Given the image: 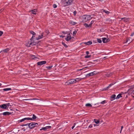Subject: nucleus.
I'll use <instances>...</instances> for the list:
<instances>
[{
	"label": "nucleus",
	"instance_id": "8",
	"mask_svg": "<svg viewBox=\"0 0 134 134\" xmlns=\"http://www.w3.org/2000/svg\"><path fill=\"white\" fill-rule=\"evenodd\" d=\"M38 42H30V44L29 45H27V46H31V45H32V46H34L36 45L37 44H38Z\"/></svg>",
	"mask_w": 134,
	"mask_h": 134
},
{
	"label": "nucleus",
	"instance_id": "18",
	"mask_svg": "<svg viewBox=\"0 0 134 134\" xmlns=\"http://www.w3.org/2000/svg\"><path fill=\"white\" fill-rule=\"evenodd\" d=\"M69 23L70 24H71L72 25H75L77 24V23H76L75 22H74V21H71V20L69 21Z\"/></svg>",
	"mask_w": 134,
	"mask_h": 134
},
{
	"label": "nucleus",
	"instance_id": "57",
	"mask_svg": "<svg viewBox=\"0 0 134 134\" xmlns=\"http://www.w3.org/2000/svg\"><path fill=\"white\" fill-rule=\"evenodd\" d=\"M86 53L87 55H88L89 53V52L88 51H87L86 52Z\"/></svg>",
	"mask_w": 134,
	"mask_h": 134
},
{
	"label": "nucleus",
	"instance_id": "62",
	"mask_svg": "<svg viewBox=\"0 0 134 134\" xmlns=\"http://www.w3.org/2000/svg\"><path fill=\"white\" fill-rule=\"evenodd\" d=\"M62 44L63 45H64V44H65V43H64V42H62Z\"/></svg>",
	"mask_w": 134,
	"mask_h": 134
},
{
	"label": "nucleus",
	"instance_id": "4",
	"mask_svg": "<svg viewBox=\"0 0 134 134\" xmlns=\"http://www.w3.org/2000/svg\"><path fill=\"white\" fill-rule=\"evenodd\" d=\"M98 72H96V71H94L93 72L86 74V77H88L91 76H93L94 75L98 74Z\"/></svg>",
	"mask_w": 134,
	"mask_h": 134
},
{
	"label": "nucleus",
	"instance_id": "30",
	"mask_svg": "<svg viewBox=\"0 0 134 134\" xmlns=\"http://www.w3.org/2000/svg\"><path fill=\"white\" fill-rule=\"evenodd\" d=\"M53 67V66H46V68H47L48 69V70H50Z\"/></svg>",
	"mask_w": 134,
	"mask_h": 134
},
{
	"label": "nucleus",
	"instance_id": "23",
	"mask_svg": "<svg viewBox=\"0 0 134 134\" xmlns=\"http://www.w3.org/2000/svg\"><path fill=\"white\" fill-rule=\"evenodd\" d=\"M36 118H37L36 116L34 114H33V117H32V118H31L32 120H35Z\"/></svg>",
	"mask_w": 134,
	"mask_h": 134
},
{
	"label": "nucleus",
	"instance_id": "28",
	"mask_svg": "<svg viewBox=\"0 0 134 134\" xmlns=\"http://www.w3.org/2000/svg\"><path fill=\"white\" fill-rule=\"evenodd\" d=\"M97 41L99 43H101L102 42V41L101 39L100 38H97Z\"/></svg>",
	"mask_w": 134,
	"mask_h": 134
},
{
	"label": "nucleus",
	"instance_id": "22",
	"mask_svg": "<svg viewBox=\"0 0 134 134\" xmlns=\"http://www.w3.org/2000/svg\"><path fill=\"white\" fill-rule=\"evenodd\" d=\"M38 100V99L37 98H33L30 99H24V100Z\"/></svg>",
	"mask_w": 134,
	"mask_h": 134
},
{
	"label": "nucleus",
	"instance_id": "11",
	"mask_svg": "<svg viewBox=\"0 0 134 134\" xmlns=\"http://www.w3.org/2000/svg\"><path fill=\"white\" fill-rule=\"evenodd\" d=\"M87 16L86 15H84L82 16L83 18L85 20V21H87L88 19H92V18L91 17L90 18L88 19V18H87Z\"/></svg>",
	"mask_w": 134,
	"mask_h": 134
},
{
	"label": "nucleus",
	"instance_id": "58",
	"mask_svg": "<svg viewBox=\"0 0 134 134\" xmlns=\"http://www.w3.org/2000/svg\"><path fill=\"white\" fill-rule=\"evenodd\" d=\"M60 37H62V38H63L64 37H65V36H64L61 35V36H60Z\"/></svg>",
	"mask_w": 134,
	"mask_h": 134
},
{
	"label": "nucleus",
	"instance_id": "50",
	"mask_svg": "<svg viewBox=\"0 0 134 134\" xmlns=\"http://www.w3.org/2000/svg\"><path fill=\"white\" fill-rule=\"evenodd\" d=\"M94 23V21H92L90 23V25H92Z\"/></svg>",
	"mask_w": 134,
	"mask_h": 134
},
{
	"label": "nucleus",
	"instance_id": "7",
	"mask_svg": "<svg viewBox=\"0 0 134 134\" xmlns=\"http://www.w3.org/2000/svg\"><path fill=\"white\" fill-rule=\"evenodd\" d=\"M46 61H43L38 62L37 64V65H41L46 64Z\"/></svg>",
	"mask_w": 134,
	"mask_h": 134
},
{
	"label": "nucleus",
	"instance_id": "12",
	"mask_svg": "<svg viewBox=\"0 0 134 134\" xmlns=\"http://www.w3.org/2000/svg\"><path fill=\"white\" fill-rule=\"evenodd\" d=\"M43 34L44 33H42L41 34V35H39L38 36V37H36V40H39L40 39H41L43 37H44L43 36Z\"/></svg>",
	"mask_w": 134,
	"mask_h": 134
},
{
	"label": "nucleus",
	"instance_id": "20",
	"mask_svg": "<svg viewBox=\"0 0 134 134\" xmlns=\"http://www.w3.org/2000/svg\"><path fill=\"white\" fill-rule=\"evenodd\" d=\"M122 97V96H121V94H119L117 95L116 97L115 98V99H118Z\"/></svg>",
	"mask_w": 134,
	"mask_h": 134
},
{
	"label": "nucleus",
	"instance_id": "39",
	"mask_svg": "<svg viewBox=\"0 0 134 134\" xmlns=\"http://www.w3.org/2000/svg\"><path fill=\"white\" fill-rule=\"evenodd\" d=\"M77 31H75L73 32V35L74 36H75V35L77 33Z\"/></svg>",
	"mask_w": 134,
	"mask_h": 134
},
{
	"label": "nucleus",
	"instance_id": "1",
	"mask_svg": "<svg viewBox=\"0 0 134 134\" xmlns=\"http://www.w3.org/2000/svg\"><path fill=\"white\" fill-rule=\"evenodd\" d=\"M81 79H82L80 78H76V79H71L66 82L65 84L66 85H69L73 84L79 81H80Z\"/></svg>",
	"mask_w": 134,
	"mask_h": 134
},
{
	"label": "nucleus",
	"instance_id": "5",
	"mask_svg": "<svg viewBox=\"0 0 134 134\" xmlns=\"http://www.w3.org/2000/svg\"><path fill=\"white\" fill-rule=\"evenodd\" d=\"M14 112L12 111V112H10L8 111L5 112L3 113L2 114L1 113L0 114V115H1L2 114H3L4 115H12L13 114Z\"/></svg>",
	"mask_w": 134,
	"mask_h": 134
},
{
	"label": "nucleus",
	"instance_id": "40",
	"mask_svg": "<svg viewBox=\"0 0 134 134\" xmlns=\"http://www.w3.org/2000/svg\"><path fill=\"white\" fill-rule=\"evenodd\" d=\"M46 127V128L47 129H50L51 127L50 126H47Z\"/></svg>",
	"mask_w": 134,
	"mask_h": 134
},
{
	"label": "nucleus",
	"instance_id": "16",
	"mask_svg": "<svg viewBox=\"0 0 134 134\" xmlns=\"http://www.w3.org/2000/svg\"><path fill=\"white\" fill-rule=\"evenodd\" d=\"M9 50V48H7L6 49H4L3 50H2L1 51V52H4L5 53H7Z\"/></svg>",
	"mask_w": 134,
	"mask_h": 134
},
{
	"label": "nucleus",
	"instance_id": "41",
	"mask_svg": "<svg viewBox=\"0 0 134 134\" xmlns=\"http://www.w3.org/2000/svg\"><path fill=\"white\" fill-rule=\"evenodd\" d=\"M110 40L109 39V38L107 39V38H106V43L109 41H110Z\"/></svg>",
	"mask_w": 134,
	"mask_h": 134
},
{
	"label": "nucleus",
	"instance_id": "48",
	"mask_svg": "<svg viewBox=\"0 0 134 134\" xmlns=\"http://www.w3.org/2000/svg\"><path fill=\"white\" fill-rule=\"evenodd\" d=\"M7 107V106L9 107L10 105V103H8L7 104H5Z\"/></svg>",
	"mask_w": 134,
	"mask_h": 134
},
{
	"label": "nucleus",
	"instance_id": "47",
	"mask_svg": "<svg viewBox=\"0 0 134 134\" xmlns=\"http://www.w3.org/2000/svg\"><path fill=\"white\" fill-rule=\"evenodd\" d=\"M131 89H132V88H130V89H129V90H128V91H127V92H125V93H125V94H126V93H127L128 92V91H129V90H131Z\"/></svg>",
	"mask_w": 134,
	"mask_h": 134
},
{
	"label": "nucleus",
	"instance_id": "19",
	"mask_svg": "<svg viewBox=\"0 0 134 134\" xmlns=\"http://www.w3.org/2000/svg\"><path fill=\"white\" fill-rule=\"evenodd\" d=\"M121 19L122 20H123V21L124 22H126L128 21L129 18H121Z\"/></svg>",
	"mask_w": 134,
	"mask_h": 134
},
{
	"label": "nucleus",
	"instance_id": "31",
	"mask_svg": "<svg viewBox=\"0 0 134 134\" xmlns=\"http://www.w3.org/2000/svg\"><path fill=\"white\" fill-rule=\"evenodd\" d=\"M25 121L24 118L23 119H21L20 120H19L18 121V122L19 123L23 121Z\"/></svg>",
	"mask_w": 134,
	"mask_h": 134
},
{
	"label": "nucleus",
	"instance_id": "33",
	"mask_svg": "<svg viewBox=\"0 0 134 134\" xmlns=\"http://www.w3.org/2000/svg\"><path fill=\"white\" fill-rule=\"evenodd\" d=\"M24 118V119H25V120H32V119H31V118Z\"/></svg>",
	"mask_w": 134,
	"mask_h": 134
},
{
	"label": "nucleus",
	"instance_id": "27",
	"mask_svg": "<svg viewBox=\"0 0 134 134\" xmlns=\"http://www.w3.org/2000/svg\"><path fill=\"white\" fill-rule=\"evenodd\" d=\"M94 121L95 122V123L97 124H98L99 122V120H97L96 119H94Z\"/></svg>",
	"mask_w": 134,
	"mask_h": 134
},
{
	"label": "nucleus",
	"instance_id": "46",
	"mask_svg": "<svg viewBox=\"0 0 134 134\" xmlns=\"http://www.w3.org/2000/svg\"><path fill=\"white\" fill-rule=\"evenodd\" d=\"M86 15L87 18H88V19L89 18L91 17V16L90 15Z\"/></svg>",
	"mask_w": 134,
	"mask_h": 134
},
{
	"label": "nucleus",
	"instance_id": "37",
	"mask_svg": "<svg viewBox=\"0 0 134 134\" xmlns=\"http://www.w3.org/2000/svg\"><path fill=\"white\" fill-rule=\"evenodd\" d=\"M84 25L86 27H89L88 25L85 23L84 24Z\"/></svg>",
	"mask_w": 134,
	"mask_h": 134
},
{
	"label": "nucleus",
	"instance_id": "59",
	"mask_svg": "<svg viewBox=\"0 0 134 134\" xmlns=\"http://www.w3.org/2000/svg\"><path fill=\"white\" fill-rule=\"evenodd\" d=\"M29 123H27V124H25V126H26L28 125V126H29Z\"/></svg>",
	"mask_w": 134,
	"mask_h": 134
},
{
	"label": "nucleus",
	"instance_id": "45",
	"mask_svg": "<svg viewBox=\"0 0 134 134\" xmlns=\"http://www.w3.org/2000/svg\"><path fill=\"white\" fill-rule=\"evenodd\" d=\"M76 11H74L73 12L74 15V16H75L76 15Z\"/></svg>",
	"mask_w": 134,
	"mask_h": 134
},
{
	"label": "nucleus",
	"instance_id": "10",
	"mask_svg": "<svg viewBox=\"0 0 134 134\" xmlns=\"http://www.w3.org/2000/svg\"><path fill=\"white\" fill-rule=\"evenodd\" d=\"M116 97V95L115 94H112L110 97V100L113 101L114 99Z\"/></svg>",
	"mask_w": 134,
	"mask_h": 134
},
{
	"label": "nucleus",
	"instance_id": "25",
	"mask_svg": "<svg viewBox=\"0 0 134 134\" xmlns=\"http://www.w3.org/2000/svg\"><path fill=\"white\" fill-rule=\"evenodd\" d=\"M87 107H92V105L90 103H87L85 105Z\"/></svg>",
	"mask_w": 134,
	"mask_h": 134
},
{
	"label": "nucleus",
	"instance_id": "9",
	"mask_svg": "<svg viewBox=\"0 0 134 134\" xmlns=\"http://www.w3.org/2000/svg\"><path fill=\"white\" fill-rule=\"evenodd\" d=\"M0 107L3 109H7L8 108L5 104H4L2 105H0Z\"/></svg>",
	"mask_w": 134,
	"mask_h": 134
},
{
	"label": "nucleus",
	"instance_id": "34",
	"mask_svg": "<svg viewBox=\"0 0 134 134\" xmlns=\"http://www.w3.org/2000/svg\"><path fill=\"white\" fill-rule=\"evenodd\" d=\"M31 57L32 59H35V58H37V57H35V55H33L31 56Z\"/></svg>",
	"mask_w": 134,
	"mask_h": 134
},
{
	"label": "nucleus",
	"instance_id": "51",
	"mask_svg": "<svg viewBox=\"0 0 134 134\" xmlns=\"http://www.w3.org/2000/svg\"><path fill=\"white\" fill-rule=\"evenodd\" d=\"M62 33L64 34H67V32H65L64 31H63L62 32Z\"/></svg>",
	"mask_w": 134,
	"mask_h": 134
},
{
	"label": "nucleus",
	"instance_id": "49",
	"mask_svg": "<svg viewBox=\"0 0 134 134\" xmlns=\"http://www.w3.org/2000/svg\"><path fill=\"white\" fill-rule=\"evenodd\" d=\"M89 128H91L92 127V125H91L89 126Z\"/></svg>",
	"mask_w": 134,
	"mask_h": 134
},
{
	"label": "nucleus",
	"instance_id": "17",
	"mask_svg": "<svg viewBox=\"0 0 134 134\" xmlns=\"http://www.w3.org/2000/svg\"><path fill=\"white\" fill-rule=\"evenodd\" d=\"M112 75V73H111L109 72L105 74V75L108 77H109L110 76H111Z\"/></svg>",
	"mask_w": 134,
	"mask_h": 134
},
{
	"label": "nucleus",
	"instance_id": "6",
	"mask_svg": "<svg viewBox=\"0 0 134 134\" xmlns=\"http://www.w3.org/2000/svg\"><path fill=\"white\" fill-rule=\"evenodd\" d=\"M72 39L70 35V33L68 34L67 35V37L65 38V40L67 41H70Z\"/></svg>",
	"mask_w": 134,
	"mask_h": 134
},
{
	"label": "nucleus",
	"instance_id": "3",
	"mask_svg": "<svg viewBox=\"0 0 134 134\" xmlns=\"http://www.w3.org/2000/svg\"><path fill=\"white\" fill-rule=\"evenodd\" d=\"M73 2V0H64L62 1V3L64 7H66L71 5Z\"/></svg>",
	"mask_w": 134,
	"mask_h": 134
},
{
	"label": "nucleus",
	"instance_id": "54",
	"mask_svg": "<svg viewBox=\"0 0 134 134\" xmlns=\"http://www.w3.org/2000/svg\"><path fill=\"white\" fill-rule=\"evenodd\" d=\"M123 126H121V131H120V133H121L122 130V129H123Z\"/></svg>",
	"mask_w": 134,
	"mask_h": 134
},
{
	"label": "nucleus",
	"instance_id": "14",
	"mask_svg": "<svg viewBox=\"0 0 134 134\" xmlns=\"http://www.w3.org/2000/svg\"><path fill=\"white\" fill-rule=\"evenodd\" d=\"M36 9H34V10H31L30 11V12L33 14H36Z\"/></svg>",
	"mask_w": 134,
	"mask_h": 134
},
{
	"label": "nucleus",
	"instance_id": "24",
	"mask_svg": "<svg viewBox=\"0 0 134 134\" xmlns=\"http://www.w3.org/2000/svg\"><path fill=\"white\" fill-rule=\"evenodd\" d=\"M102 41L103 43H106V38L105 37L102 38Z\"/></svg>",
	"mask_w": 134,
	"mask_h": 134
},
{
	"label": "nucleus",
	"instance_id": "32",
	"mask_svg": "<svg viewBox=\"0 0 134 134\" xmlns=\"http://www.w3.org/2000/svg\"><path fill=\"white\" fill-rule=\"evenodd\" d=\"M103 12H105V13L107 14H109L110 12L107 10H103Z\"/></svg>",
	"mask_w": 134,
	"mask_h": 134
},
{
	"label": "nucleus",
	"instance_id": "42",
	"mask_svg": "<svg viewBox=\"0 0 134 134\" xmlns=\"http://www.w3.org/2000/svg\"><path fill=\"white\" fill-rule=\"evenodd\" d=\"M53 6L54 8H56L57 7V5L56 4H54L53 5Z\"/></svg>",
	"mask_w": 134,
	"mask_h": 134
},
{
	"label": "nucleus",
	"instance_id": "63",
	"mask_svg": "<svg viewBox=\"0 0 134 134\" xmlns=\"http://www.w3.org/2000/svg\"><path fill=\"white\" fill-rule=\"evenodd\" d=\"M62 44L63 45H64V44H65V43H64V42H62Z\"/></svg>",
	"mask_w": 134,
	"mask_h": 134
},
{
	"label": "nucleus",
	"instance_id": "36",
	"mask_svg": "<svg viewBox=\"0 0 134 134\" xmlns=\"http://www.w3.org/2000/svg\"><path fill=\"white\" fill-rule=\"evenodd\" d=\"M91 57V55H87L86 56H85V58H90Z\"/></svg>",
	"mask_w": 134,
	"mask_h": 134
},
{
	"label": "nucleus",
	"instance_id": "26",
	"mask_svg": "<svg viewBox=\"0 0 134 134\" xmlns=\"http://www.w3.org/2000/svg\"><path fill=\"white\" fill-rule=\"evenodd\" d=\"M30 32L31 34H32L33 35H36V33L33 31H30Z\"/></svg>",
	"mask_w": 134,
	"mask_h": 134
},
{
	"label": "nucleus",
	"instance_id": "15",
	"mask_svg": "<svg viewBox=\"0 0 134 134\" xmlns=\"http://www.w3.org/2000/svg\"><path fill=\"white\" fill-rule=\"evenodd\" d=\"M84 44L87 45H90L92 44V42L91 41H88L87 42H85L83 43Z\"/></svg>",
	"mask_w": 134,
	"mask_h": 134
},
{
	"label": "nucleus",
	"instance_id": "64",
	"mask_svg": "<svg viewBox=\"0 0 134 134\" xmlns=\"http://www.w3.org/2000/svg\"><path fill=\"white\" fill-rule=\"evenodd\" d=\"M128 39H127L126 42H125V43H127L128 42Z\"/></svg>",
	"mask_w": 134,
	"mask_h": 134
},
{
	"label": "nucleus",
	"instance_id": "56",
	"mask_svg": "<svg viewBox=\"0 0 134 134\" xmlns=\"http://www.w3.org/2000/svg\"><path fill=\"white\" fill-rule=\"evenodd\" d=\"M64 46L66 48L68 47V46L65 44H64Z\"/></svg>",
	"mask_w": 134,
	"mask_h": 134
},
{
	"label": "nucleus",
	"instance_id": "61",
	"mask_svg": "<svg viewBox=\"0 0 134 134\" xmlns=\"http://www.w3.org/2000/svg\"><path fill=\"white\" fill-rule=\"evenodd\" d=\"M93 42L94 43H97V42H96V41H93Z\"/></svg>",
	"mask_w": 134,
	"mask_h": 134
},
{
	"label": "nucleus",
	"instance_id": "52",
	"mask_svg": "<svg viewBox=\"0 0 134 134\" xmlns=\"http://www.w3.org/2000/svg\"><path fill=\"white\" fill-rule=\"evenodd\" d=\"M134 35V32H133L131 34V36H133Z\"/></svg>",
	"mask_w": 134,
	"mask_h": 134
},
{
	"label": "nucleus",
	"instance_id": "53",
	"mask_svg": "<svg viewBox=\"0 0 134 134\" xmlns=\"http://www.w3.org/2000/svg\"><path fill=\"white\" fill-rule=\"evenodd\" d=\"M35 35H33L32 36V37H31V38L30 39V40H32L33 38V37H34L35 36Z\"/></svg>",
	"mask_w": 134,
	"mask_h": 134
},
{
	"label": "nucleus",
	"instance_id": "60",
	"mask_svg": "<svg viewBox=\"0 0 134 134\" xmlns=\"http://www.w3.org/2000/svg\"><path fill=\"white\" fill-rule=\"evenodd\" d=\"M4 10V9H1L0 10V11L1 12H2Z\"/></svg>",
	"mask_w": 134,
	"mask_h": 134
},
{
	"label": "nucleus",
	"instance_id": "13",
	"mask_svg": "<svg viewBox=\"0 0 134 134\" xmlns=\"http://www.w3.org/2000/svg\"><path fill=\"white\" fill-rule=\"evenodd\" d=\"M114 84L113 83H111L107 87L105 88H104L103 90H107L108 89H109V88L110 87H111L113 85H114Z\"/></svg>",
	"mask_w": 134,
	"mask_h": 134
},
{
	"label": "nucleus",
	"instance_id": "2",
	"mask_svg": "<svg viewBox=\"0 0 134 134\" xmlns=\"http://www.w3.org/2000/svg\"><path fill=\"white\" fill-rule=\"evenodd\" d=\"M38 125V124L37 123L32 122L29 123V128L30 129H32L33 128H35L36 127H37V128L35 130L39 129L40 128Z\"/></svg>",
	"mask_w": 134,
	"mask_h": 134
},
{
	"label": "nucleus",
	"instance_id": "38",
	"mask_svg": "<svg viewBox=\"0 0 134 134\" xmlns=\"http://www.w3.org/2000/svg\"><path fill=\"white\" fill-rule=\"evenodd\" d=\"M105 103H106V100H104L102 102H100V103L101 104H103Z\"/></svg>",
	"mask_w": 134,
	"mask_h": 134
},
{
	"label": "nucleus",
	"instance_id": "43",
	"mask_svg": "<svg viewBox=\"0 0 134 134\" xmlns=\"http://www.w3.org/2000/svg\"><path fill=\"white\" fill-rule=\"evenodd\" d=\"M30 42H28L26 44V46L27 47H30V46H27V45H29L30 44Z\"/></svg>",
	"mask_w": 134,
	"mask_h": 134
},
{
	"label": "nucleus",
	"instance_id": "35",
	"mask_svg": "<svg viewBox=\"0 0 134 134\" xmlns=\"http://www.w3.org/2000/svg\"><path fill=\"white\" fill-rule=\"evenodd\" d=\"M45 33L47 34L46 35H48L49 33L50 32L49 30H47L45 31Z\"/></svg>",
	"mask_w": 134,
	"mask_h": 134
},
{
	"label": "nucleus",
	"instance_id": "29",
	"mask_svg": "<svg viewBox=\"0 0 134 134\" xmlns=\"http://www.w3.org/2000/svg\"><path fill=\"white\" fill-rule=\"evenodd\" d=\"M47 130V129H46V127H43L42 129H40V131H42V130H44L45 131H46V130Z\"/></svg>",
	"mask_w": 134,
	"mask_h": 134
},
{
	"label": "nucleus",
	"instance_id": "21",
	"mask_svg": "<svg viewBox=\"0 0 134 134\" xmlns=\"http://www.w3.org/2000/svg\"><path fill=\"white\" fill-rule=\"evenodd\" d=\"M4 91H7L9 90H11L12 89L10 88H4L3 90Z\"/></svg>",
	"mask_w": 134,
	"mask_h": 134
},
{
	"label": "nucleus",
	"instance_id": "44",
	"mask_svg": "<svg viewBox=\"0 0 134 134\" xmlns=\"http://www.w3.org/2000/svg\"><path fill=\"white\" fill-rule=\"evenodd\" d=\"M3 33V32L1 31H0V36H1L2 35Z\"/></svg>",
	"mask_w": 134,
	"mask_h": 134
},
{
	"label": "nucleus",
	"instance_id": "55",
	"mask_svg": "<svg viewBox=\"0 0 134 134\" xmlns=\"http://www.w3.org/2000/svg\"><path fill=\"white\" fill-rule=\"evenodd\" d=\"M75 123H74V125L73 126L71 127V128L72 129H73V128H74V127H75Z\"/></svg>",
	"mask_w": 134,
	"mask_h": 134
}]
</instances>
